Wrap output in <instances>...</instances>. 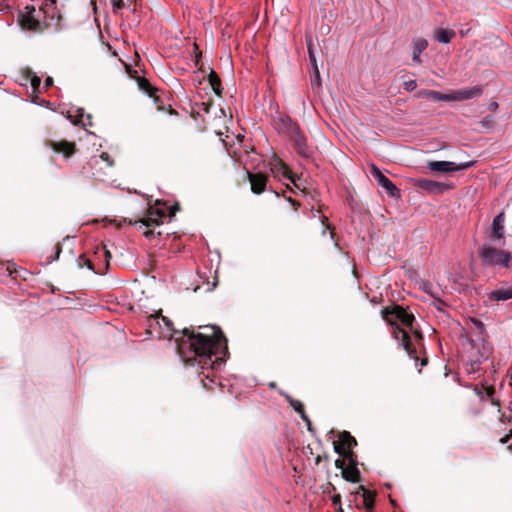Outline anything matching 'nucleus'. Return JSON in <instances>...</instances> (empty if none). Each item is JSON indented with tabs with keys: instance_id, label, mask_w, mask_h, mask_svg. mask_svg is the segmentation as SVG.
<instances>
[{
	"instance_id": "nucleus-14",
	"label": "nucleus",
	"mask_w": 512,
	"mask_h": 512,
	"mask_svg": "<svg viewBox=\"0 0 512 512\" xmlns=\"http://www.w3.org/2000/svg\"><path fill=\"white\" fill-rule=\"evenodd\" d=\"M504 222H505V214L504 212L498 213L492 221L490 226L491 238L495 240H499L504 238Z\"/></svg>"
},
{
	"instance_id": "nucleus-32",
	"label": "nucleus",
	"mask_w": 512,
	"mask_h": 512,
	"mask_svg": "<svg viewBox=\"0 0 512 512\" xmlns=\"http://www.w3.org/2000/svg\"><path fill=\"white\" fill-rule=\"evenodd\" d=\"M341 476L345 481L350 482V483H357V482H359V478H360V476H357L356 474H354L352 470L350 472H348L345 469H342Z\"/></svg>"
},
{
	"instance_id": "nucleus-23",
	"label": "nucleus",
	"mask_w": 512,
	"mask_h": 512,
	"mask_svg": "<svg viewBox=\"0 0 512 512\" xmlns=\"http://www.w3.org/2000/svg\"><path fill=\"white\" fill-rule=\"evenodd\" d=\"M363 498V505L367 510H372L375 503L376 493L364 486L358 488V492Z\"/></svg>"
},
{
	"instance_id": "nucleus-26",
	"label": "nucleus",
	"mask_w": 512,
	"mask_h": 512,
	"mask_svg": "<svg viewBox=\"0 0 512 512\" xmlns=\"http://www.w3.org/2000/svg\"><path fill=\"white\" fill-rule=\"evenodd\" d=\"M343 457L347 460L350 470H352L357 476H360L361 472L358 468L359 462L357 460V455L352 451H347L344 453Z\"/></svg>"
},
{
	"instance_id": "nucleus-9",
	"label": "nucleus",
	"mask_w": 512,
	"mask_h": 512,
	"mask_svg": "<svg viewBox=\"0 0 512 512\" xmlns=\"http://www.w3.org/2000/svg\"><path fill=\"white\" fill-rule=\"evenodd\" d=\"M286 141L292 145L294 151L301 158L310 159L312 157V148L310 147L308 138L302 128L293 136L286 139Z\"/></svg>"
},
{
	"instance_id": "nucleus-50",
	"label": "nucleus",
	"mask_w": 512,
	"mask_h": 512,
	"mask_svg": "<svg viewBox=\"0 0 512 512\" xmlns=\"http://www.w3.org/2000/svg\"><path fill=\"white\" fill-rule=\"evenodd\" d=\"M333 451L336 454H338L339 456H342V457H343V455L345 453L337 442H333Z\"/></svg>"
},
{
	"instance_id": "nucleus-51",
	"label": "nucleus",
	"mask_w": 512,
	"mask_h": 512,
	"mask_svg": "<svg viewBox=\"0 0 512 512\" xmlns=\"http://www.w3.org/2000/svg\"><path fill=\"white\" fill-rule=\"evenodd\" d=\"M53 78L51 76H48L46 77V79L44 80V89L47 90L49 89L50 87L53 86Z\"/></svg>"
},
{
	"instance_id": "nucleus-12",
	"label": "nucleus",
	"mask_w": 512,
	"mask_h": 512,
	"mask_svg": "<svg viewBox=\"0 0 512 512\" xmlns=\"http://www.w3.org/2000/svg\"><path fill=\"white\" fill-rule=\"evenodd\" d=\"M49 148L55 154H60L64 160L68 161L76 152V144L67 140L51 141Z\"/></svg>"
},
{
	"instance_id": "nucleus-34",
	"label": "nucleus",
	"mask_w": 512,
	"mask_h": 512,
	"mask_svg": "<svg viewBox=\"0 0 512 512\" xmlns=\"http://www.w3.org/2000/svg\"><path fill=\"white\" fill-rule=\"evenodd\" d=\"M138 87L143 93L147 94L148 96H152L153 87L148 82L140 80L138 81Z\"/></svg>"
},
{
	"instance_id": "nucleus-63",
	"label": "nucleus",
	"mask_w": 512,
	"mask_h": 512,
	"mask_svg": "<svg viewBox=\"0 0 512 512\" xmlns=\"http://www.w3.org/2000/svg\"><path fill=\"white\" fill-rule=\"evenodd\" d=\"M133 1H134V0H128V3H127V5H126V6H127V8H128L130 11H132V8H131V6H130V5H131V3H132Z\"/></svg>"
},
{
	"instance_id": "nucleus-44",
	"label": "nucleus",
	"mask_w": 512,
	"mask_h": 512,
	"mask_svg": "<svg viewBox=\"0 0 512 512\" xmlns=\"http://www.w3.org/2000/svg\"><path fill=\"white\" fill-rule=\"evenodd\" d=\"M431 90L428 89H420L416 91L414 94V97L417 99H424V98H430Z\"/></svg>"
},
{
	"instance_id": "nucleus-20",
	"label": "nucleus",
	"mask_w": 512,
	"mask_h": 512,
	"mask_svg": "<svg viewBox=\"0 0 512 512\" xmlns=\"http://www.w3.org/2000/svg\"><path fill=\"white\" fill-rule=\"evenodd\" d=\"M428 47V41L425 38H416L413 40L412 61L415 64H421V54Z\"/></svg>"
},
{
	"instance_id": "nucleus-5",
	"label": "nucleus",
	"mask_w": 512,
	"mask_h": 512,
	"mask_svg": "<svg viewBox=\"0 0 512 512\" xmlns=\"http://www.w3.org/2000/svg\"><path fill=\"white\" fill-rule=\"evenodd\" d=\"M272 124L278 135L285 140L301 129L296 120L280 112H276L272 116Z\"/></svg>"
},
{
	"instance_id": "nucleus-17",
	"label": "nucleus",
	"mask_w": 512,
	"mask_h": 512,
	"mask_svg": "<svg viewBox=\"0 0 512 512\" xmlns=\"http://www.w3.org/2000/svg\"><path fill=\"white\" fill-rule=\"evenodd\" d=\"M67 118L73 125H81L83 128L93 125L91 122V115L85 114L84 108H77L75 116H72L71 111H68Z\"/></svg>"
},
{
	"instance_id": "nucleus-6",
	"label": "nucleus",
	"mask_w": 512,
	"mask_h": 512,
	"mask_svg": "<svg viewBox=\"0 0 512 512\" xmlns=\"http://www.w3.org/2000/svg\"><path fill=\"white\" fill-rule=\"evenodd\" d=\"M393 339L397 341V343L403 347L406 354L410 359H413L415 362V366L421 365L426 366L428 363L427 358L420 359L417 355L416 349L409 343V335L408 333L399 327L398 325L393 326Z\"/></svg>"
},
{
	"instance_id": "nucleus-39",
	"label": "nucleus",
	"mask_w": 512,
	"mask_h": 512,
	"mask_svg": "<svg viewBox=\"0 0 512 512\" xmlns=\"http://www.w3.org/2000/svg\"><path fill=\"white\" fill-rule=\"evenodd\" d=\"M403 88L407 92H412L417 88V82L414 79H409L407 81H404Z\"/></svg>"
},
{
	"instance_id": "nucleus-52",
	"label": "nucleus",
	"mask_w": 512,
	"mask_h": 512,
	"mask_svg": "<svg viewBox=\"0 0 512 512\" xmlns=\"http://www.w3.org/2000/svg\"><path fill=\"white\" fill-rule=\"evenodd\" d=\"M11 10V6L5 2L0 3V12L8 13Z\"/></svg>"
},
{
	"instance_id": "nucleus-47",
	"label": "nucleus",
	"mask_w": 512,
	"mask_h": 512,
	"mask_svg": "<svg viewBox=\"0 0 512 512\" xmlns=\"http://www.w3.org/2000/svg\"><path fill=\"white\" fill-rule=\"evenodd\" d=\"M99 157L107 163V166L112 167L114 165V160L107 152H102Z\"/></svg>"
},
{
	"instance_id": "nucleus-41",
	"label": "nucleus",
	"mask_w": 512,
	"mask_h": 512,
	"mask_svg": "<svg viewBox=\"0 0 512 512\" xmlns=\"http://www.w3.org/2000/svg\"><path fill=\"white\" fill-rule=\"evenodd\" d=\"M445 101H460L459 90H453L450 93H445Z\"/></svg>"
},
{
	"instance_id": "nucleus-53",
	"label": "nucleus",
	"mask_w": 512,
	"mask_h": 512,
	"mask_svg": "<svg viewBox=\"0 0 512 512\" xmlns=\"http://www.w3.org/2000/svg\"><path fill=\"white\" fill-rule=\"evenodd\" d=\"M431 288H432V287H431V284H429V283H425V284L423 285V287H422V290H423L425 293L429 294L430 296L434 297V294L432 293Z\"/></svg>"
},
{
	"instance_id": "nucleus-16",
	"label": "nucleus",
	"mask_w": 512,
	"mask_h": 512,
	"mask_svg": "<svg viewBox=\"0 0 512 512\" xmlns=\"http://www.w3.org/2000/svg\"><path fill=\"white\" fill-rule=\"evenodd\" d=\"M487 297L491 302H501L512 299V286L498 287L487 293Z\"/></svg>"
},
{
	"instance_id": "nucleus-36",
	"label": "nucleus",
	"mask_w": 512,
	"mask_h": 512,
	"mask_svg": "<svg viewBox=\"0 0 512 512\" xmlns=\"http://www.w3.org/2000/svg\"><path fill=\"white\" fill-rule=\"evenodd\" d=\"M320 225L322 226L321 236H326L328 231L331 229V225L328 223V218L326 216L320 217Z\"/></svg>"
},
{
	"instance_id": "nucleus-30",
	"label": "nucleus",
	"mask_w": 512,
	"mask_h": 512,
	"mask_svg": "<svg viewBox=\"0 0 512 512\" xmlns=\"http://www.w3.org/2000/svg\"><path fill=\"white\" fill-rule=\"evenodd\" d=\"M311 85L313 89H319L322 87V80L318 66H315V69L311 70Z\"/></svg>"
},
{
	"instance_id": "nucleus-55",
	"label": "nucleus",
	"mask_w": 512,
	"mask_h": 512,
	"mask_svg": "<svg viewBox=\"0 0 512 512\" xmlns=\"http://www.w3.org/2000/svg\"><path fill=\"white\" fill-rule=\"evenodd\" d=\"M335 467L338 468V469H341V470L344 469L343 461L341 459H339V458L336 459L335 460Z\"/></svg>"
},
{
	"instance_id": "nucleus-29",
	"label": "nucleus",
	"mask_w": 512,
	"mask_h": 512,
	"mask_svg": "<svg viewBox=\"0 0 512 512\" xmlns=\"http://www.w3.org/2000/svg\"><path fill=\"white\" fill-rule=\"evenodd\" d=\"M483 361L480 360L478 357L470 358L466 363V371L468 374L475 373L479 370V366Z\"/></svg>"
},
{
	"instance_id": "nucleus-49",
	"label": "nucleus",
	"mask_w": 512,
	"mask_h": 512,
	"mask_svg": "<svg viewBox=\"0 0 512 512\" xmlns=\"http://www.w3.org/2000/svg\"><path fill=\"white\" fill-rule=\"evenodd\" d=\"M486 394L490 397V402L492 405L497 407L500 406V401L493 396V391L491 388L486 390Z\"/></svg>"
},
{
	"instance_id": "nucleus-13",
	"label": "nucleus",
	"mask_w": 512,
	"mask_h": 512,
	"mask_svg": "<svg viewBox=\"0 0 512 512\" xmlns=\"http://www.w3.org/2000/svg\"><path fill=\"white\" fill-rule=\"evenodd\" d=\"M113 252L107 248V246H103L101 248V251L103 253V256L105 258V266L106 269L109 267L110 260L112 258V254L119 255L123 258H126L128 260H131L133 258V253L129 249H125L124 247H119L116 245H112Z\"/></svg>"
},
{
	"instance_id": "nucleus-42",
	"label": "nucleus",
	"mask_w": 512,
	"mask_h": 512,
	"mask_svg": "<svg viewBox=\"0 0 512 512\" xmlns=\"http://www.w3.org/2000/svg\"><path fill=\"white\" fill-rule=\"evenodd\" d=\"M161 321L167 327L169 331H172L174 335L178 334V331L173 328V322L166 316H161Z\"/></svg>"
},
{
	"instance_id": "nucleus-27",
	"label": "nucleus",
	"mask_w": 512,
	"mask_h": 512,
	"mask_svg": "<svg viewBox=\"0 0 512 512\" xmlns=\"http://www.w3.org/2000/svg\"><path fill=\"white\" fill-rule=\"evenodd\" d=\"M76 262H77L78 267H80V268L86 267L88 270L92 271L96 275H103L104 274L103 272L95 270L92 261L90 259H88L85 254H81L77 258Z\"/></svg>"
},
{
	"instance_id": "nucleus-15",
	"label": "nucleus",
	"mask_w": 512,
	"mask_h": 512,
	"mask_svg": "<svg viewBox=\"0 0 512 512\" xmlns=\"http://www.w3.org/2000/svg\"><path fill=\"white\" fill-rule=\"evenodd\" d=\"M209 73L207 75V81L209 84V89L217 96L221 97L223 93V86L221 83V79L218 74L212 69L208 68ZM205 92H208V88H204Z\"/></svg>"
},
{
	"instance_id": "nucleus-31",
	"label": "nucleus",
	"mask_w": 512,
	"mask_h": 512,
	"mask_svg": "<svg viewBox=\"0 0 512 512\" xmlns=\"http://www.w3.org/2000/svg\"><path fill=\"white\" fill-rule=\"evenodd\" d=\"M27 78L34 89H37L41 85V78L33 71H27Z\"/></svg>"
},
{
	"instance_id": "nucleus-45",
	"label": "nucleus",
	"mask_w": 512,
	"mask_h": 512,
	"mask_svg": "<svg viewBox=\"0 0 512 512\" xmlns=\"http://www.w3.org/2000/svg\"><path fill=\"white\" fill-rule=\"evenodd\" d=\"M307 216L310 219H318V221L320 222V217L324 216V215L321 213V211L319 209H315L312 207Z\"/></svg>"
},
{
	"instance_id": "nucleus-38",
	"label": "nucleus",
	"mask_w": 512,
	"mask_h": 512,
	"mask_svg": "<svg viewBox=\"0 0 512 512\" xmlns=\"http://www.w3.org/2000/svg\"><path fill=\"white\" fill-rule=\"evenodd\" d=\"M111 5L114 13H119L124 7H126L124 0H111Z\"/></svg>"
},
{
	"instance_id": "nucleus-40",
	"label": "nucleus",
	"mask_w": 512,
	"mask_h": 512,
	"mask_svg": "<svg viewBox=\"0 0 512 512\" xmlns=\"http://www.w3.org/2000/svg\"><path fill=\"white\" fill-rule=\"evenodd\" d=\"M308 56H309V62L311 64V70L315 69V66L317 65V59L314 51L312 50L310 44L308 45Z\"/></svg>"
},
{
	"instance_id": "nucleus-56",
	"label": "nucleus",
	"mask_w": 512,
	"mask_h": 512,
	"mask_svg": "<svg viewBox=\"0 0 512 512\" xmlns=\"http://www.w3.org/2000/svg\"><path fill=\"white\" fill-rule=\"evenodd\" d=\"M499 107L498 103L496 101H493L489 104V109L492 110V111H495L497 110Z\"/></svg>"
},
{
	"instance_id": "nucleus-60",
	"label": "nucleus",
	"mask_w": 512,
	"mask_h": 512,
	"mask_svg": "<svg viewBox=\"0 0 512 512\" xmlns=\"http://www.w3.org/2000/svg\"><path fill=\"white\" fill-rule=\"evenodd\" d=\"M329 236H330V239L334 242V245H335L336 247H338L337 242H335V240H334V236H335V234H334L332 231H330V232H329Z\"/></svg>"
},
{
	"instance_id": "nucleus-24",
	"label": "nucleus",
	"mask_w": 512,
	"mask_h": 512,
	"mask_svg": "<svg viewBox=\"0 0 512 512\" xmlns=\"http://www.w3.org/2000/svg\"><path fill=\"white\" fill-rule=\"evenodd\" d=\"M478 341L480 342V346H477V356L480 360L485 361L488 360L489 354L492 352V346L488 342V338L478 337Z\"/></svg>"
},
{
	"instance_id": "nucleus-37",
	"label": "nucleus",
	"mask_w": 512,
	"mask_h": 512,
	"mask_svg": "<svg viewBox=\"0 0 512 512\" xmlns=\"http://www.w3.org/2000/svg\"><path fill=\"white\" fill-rule=\"evenodd\" d=\"M481 124L486 129H492L495 124L494 117L491 115H487V116L483 117L481 120Z\"/></svg>"
},
{
	"instance_id": "nucleus-43",
	"label": "nucleus",
	"mask_w": 512,
	"mask_h": 512,
	"mask_svg": "<svg viewBox=\"0 0 512 512\" xmlns=\"http://www.w3.org/2000/svg\"><path fill=\"white\" fill-rule=\"evenodd\" d=\"M430 99H432L436 102L445 101V93H442V92H439L436 90H431Z\"/></svg>"
},
{
	"instance_id": "nucleus-64",
	"label": "nucleus",
	"mask_w": 512,
	"mask_h": 512,
	"mask_svg": "<svg viewBox=\"0 0 512 512\" xmlns=\"http://www.w3.org/2000/svg\"><path fill=\"white\" fill-rule=\"evenodd\" d=\"M383 318H385L386 308H382L380 311Z\"/></svg>"
},
{
	"instance_id": "nucleus-57",
	"label": "nucleus",
	"mask_w": 512,
	"mask_h": 512,
	"mask_svg": "<svg viewBox=\"0 0 512 512\" xmlns=\"http://www.w3.org/2000/svg\"><path fill=\"white\" fill-rule=\"evenodd\" d=\"M477 342H478V339H477V340H475V339H472V338H471V339H469V340H468V343H469V344H470V346H471L472 348H474V349H476V348H477V346H478V345H477Z\"/></svg>"
},
{
	"instance_id": "nucleus-58",
	"label": "nucleus",
	"mask_w": 512,
	"mask_h": 512,
	"mask_svg": "<svg viewBox=\"0 0 512 512\" xmlns=\"http://www.w3.org/2000/svg\"><path fill=\"white\" fill-rule=\"evenodd\" d=\"M267 386L270 388V389H277V391H279L280 389H278L277 387V383L274 382V381H271L267 384Z\"/></svg>"
},
{
	"instance_id": "nucleus-7",
	"label": "nucleus",
	"mask_w": 512,
	"mask_h": 512,
	"mask_svg": "<svg viewBox=\"0 0 512 512\" xmlns=\"http://www.w3.org/2000/svg\"><path fill=\"white\" fill-rule=\"evenodd\" d=\"M476 163L475 160H470L466 162L456 163L453 161H429L427 163V168L434 173H445L451 174L459 171H465L474 166Z\"/></svg>"
},
{
	"instance_id": "nucleus-4",
	"label": "nucleus",
	"mask_w": 512,
	"mask_h": 512,
	"mask_svg": "<svg viewBox=\"0 0 512 512\" xmlns=\"http://www.w3.org/2000/svg\"><path fill=\"white\" fill-rule=\"evenodd\" d=\"M481 266L484 268H508L512 261V253L498 249L488 243L482 244L478 249Z\"/></svg>"
},
{
	"instance_id": "nucleus-28",
	"label": "nucleus",
	"mask_w": 512,
	"mask_h": 512,
	"mask_svg": "<svg viewBox=\"0 0 512 512\" xmlns=\"http://www.w3.org/2000/svg\"><path fill=\"white\" fill-rule=\"evenodd\" d=\"M470 322L478 329V337L489 338L485 324L476 317H470Z\"/></svg>"
},
{
	"instance_id": "nucleus-46",
	"label": "nucleus",
	"mask_w": 512,
	"mask_h": 512,
	"mask_svg": "<svg viewBox=\"0 0 512 512\" xmlns=\"http://www.w3.org/2000/svg\"><path fill=\"white\" fill-rule=\"evenodd\" d=\"M27 101L32 103V104L41 106V107H48L50 105L49 101H46L44 99H38L37 97L36 98H32V99L27 100Z\"/></svg>"
},
{
	"instance_id": "nucleus-11",
	"label": "nucleus",
	"mask_w": 512,
	"mask_h": 512,
	"mask_svg": "<svg viewBox=\"0 0 512 512\" xmlns=\"http://www.w3.org/2000/svg\"><path fill=\"white\" fill-rule=\"evenodd\" d=\"M279 395H281L282 397L285 398V400L289 403L290 407L296 412L299 414L300 418L305 422L306 426H307V430L311 433H315V429L313 428L312 426V423H311V420L310 418L308 417V415L305 413V410H304V404L300 401V400H297V399H294L290 394H288L286 391L284 390H279L278 391Z\"/></svg>"
},
{
	"instance_id": "nucleus-10",
	"label": "nucleus",
	"mask_w": 512,
	"mask_h": 512,
	"mask_svg": "<svg viewBox=\"0 0 512 512\" xmlns=\"http://www.w3.org/2000/svg\"><path fill=\"white\" fill-rule=\"evenodd\" d=\"M165 217V212L158 209L151 210L148 214L144 215L143 218L138 222L140 223V228L143 226L147 228V230L143 232L144 236L147 238L153 237L154 233L150 230V228L162 225Z\"/></svg>"
},
{
	"instance_id": "nucleus-2",
	"label": "nucleus",
	"mask_w": 512,
	"mask_h": 512,
	"mask_svg": "<svg viewBox=\"0 0 512 512\" xmlns=\"http://www.w3.org/2000/svg\"><path fill=\"white\" fill-rule=\"evenodd\" d=\"M18 25L24 30L41 32L43 29L58 33L66 27L62 24V16L57 8L56 0H44L39 9L34 5H26L17 17Z\"/></svg>"
},
{
	"instance_id": "nucleus-22",
	"label": "nucleus",
	"mask_w": 512,
	"mask_h": 512,
	"mask_svg": "<svg viewBox=\"0 0 512 512\" xmlns=\"http://www.w3.org/2000/svg\"><path fill=\"white\" fill-rule=\"evenodd\" d=\"M435 40L441 44H448L455 36V31L453 29L437 27L435 28Z\"/></svg>"
},
{
	"instance_id": "nucleus-21",
	"label": "nucleus",
	"mask_w": 512,
	"mask_h": 512,
	"mask_svg": "<svg viewBox=\"0 0 512 512\" xmlns=\"http://www.w3.org/2000/svg\"><path fill=\"white\" fill-rule=\"evenodd\" d=\"M378 186L384 189L386 194L392 199L397 200L401 198V192L399 188L387 176L381 180Z\"/></svg>"
},
{
	"instance_id": "nucleus-59",
	"label": "nucleus",
	"mask_w": 512,
	"mask_h": 512,
	"mask_svg": "<svg viewBox=\"0 0 512 512\" xmlns=\"http://www.w3.org/2000/svg\"><path fill=\"white\" fill-rule=\"evenodd\" d=\"M217 284H218V280H217V278H214V282L212 284V287L208 288V291L214 290L216 288Z\"/></svg>"
},
{
	"instance_id": "nucleus-8",
	"label": "nucleus",
	"mask_w": 512,
	"mask_h": 512,
	"mask_svg": "<svg viewBox=\"0 0 512 512\" xmlns=\"http://www.w3.org/2000/svg\"><path fill=\"white\" fill-rule=\"evenodd\" d=\"M413 186L432 195H442L452 190L453 185L448 182H440L427 178L412 179Z\"/></svg>"
},
{
	"instance_id": "nucleus-3",
	"label": "nucleus",
	"mask_w": 512,
	"mask_h": 512,
	"mask_svg": "<svg viewBox=\"0 0 512 512\" xmlns=\"http://www.w3.org/2000/svg\"><path fill=\"white\" fill-rule=\"evenodd\" d=\"M263 157V171H247L251 190L255 194H261L266 191L269 174H272L274 177H282L291 181L293 180L291 171L273 150H270Z\"/></svg>"
},
{
	"instance_id": "nucleus-19",
	"label": "nucleus",
	"mask_w": 512,
	"mask_h": 512,
	"mask_svg": "<svg viewBox=\"0 0 512 512\" xmlns=\"http://www.w3.org/2000/svg\"><path fill=\"white\" fill-rule=\"evenodd\" d=\"M459 90L460 101L477 99L483 95V87L475 85L472 87H464Z\"/></svg>"
},
{
	"instance_id": "nucleus-54",
	"label": "nucleus",
	"mask_w": 512,
	"mask_h": 512,
	"mask_svg": "<svg viewBox=\"0 0 512 512\" xmlns=\"http://www.w3.org/2000/svg\"><path fill=\"white\" fill-rule=\"evenodd\" d=\"M205 77V75H203L202 77L195 76L193 77L192 81L193 83L202 84V82L205 80Z\"/></svg>"
},
{
	"instance_id": "nucleus-33",
	"label": "nucleus",
	"mask_w": 512,
	"mask_h": 512,
	"mask_svg": "<svg viewBox=\"0 0 512 512\" xmlns=\"http://www.w3.org/2000/svg\"><path fill=\"white\" fill-rule=\"evenodd\" d=\"M370 171L373 177L376 179L377 184H379L381 180L386 177V175L375 164H371Z\"/></svg>"
},
{
	"instance_id": "nucleus-62",
	"label": "nucleus",
	"mask_w": 512,
	"mask_h": 512,
	"mask_svg": "<svg viewBox=\"0 0 512 512\" xmlns=\"http://www.w3.org/2000/svg\"><path fill=\"white\" fill-rule=\"evenodd\" d=\"M475 393L480 396V399H482L481 391L478 388H475Z\"/></svg>"
},
{
	"instance_id": "nucleus-25",
	"label": "nucleus",
	"mask_w": 512,
	"mask_h": 512,
	"mask_svg": "<svg viewBox=\"0 0 512 512\" xmlns=\"http://www.w3.org/2000/svg\"><path fill=\"white\" fill-rule=\"evenodd\" d=\"M339 442L343 448L350 450L357 445L356 439L348 431H342L338 435Z\"/></svg>"
},
{
	"instance_id": "nucleus-18",
	"label": "nucleus",
	"mask_w": 512,
	"mask_h": 512,
	"mask_svg": "<svg viewBox=\"0 0 512 512\" xmlns=\"http://www.w3.org/2000/svg\"><path fill=\"white\" fill-rule=\"evenodd\" d=\"M394 314L404 326L413 329L415 317L408 308L397 307Z\"/></svg>"
},
{
	"instance_id": "nucleus-35",
	"label": "nucleus",
	"mask_w": 512,
	"mask_h": 512,
	"mask_svg": "<svg viewBox=\"0 0 512 512\" xmlns=\"http://www.w3.org/2000/svg\"><path fill=\"white\" fill-rule=\"evenodd\" d=\"M54 250H55V251H54L53 255H51V256H49V257L47 258V264H51L52 262L57 261V260L59 259L60 254H61V252H62V246H61V244H60V243H59V244H57V245L54 247Z\"/></svg>"
},
{
	"instance_id": "nucleus-48",
	"label": "nucleus",
	"mask_w": 512,
	"mask_h": 512,
	"mask_svg": "<svg viewBox=\"0 0 512 512\" xmlns=\"http://www.w3.org/2000/svg\"><path fill=\"white\" fill-rule=\"evenodd\" d=\"M333 505L337 508V512H343V508L341 506V496L340 495H334L332 497Z\"/></svg>"
},
{
	"instance_id": "nucleus-1",
	"label": "nucleus",
	"mask_w": 512,
	"mask_h": 512,
	"mask_svg": "<svg viewBox=\"0 0 512 512\" xmlns=\"http://www.w3.org/2000/svg\"><path fill=\"white\" fill-rule=\"evenodd\" d=\"M211 333L195 332L184 328L175 337L176 352L186 368L194 370L204 389L216 384V372L226 363L229 357L228 341L219 326L207 325Z\"/></svg>"
},
{
	"instance_id": "nucleus-61",
	"label": "nucleus",
	"mask_w": 512,
	"mask_h": 512,
	"mask_svg": "<svg viewBox=\"0 0 512 512\" xmlns=\"http://www.w3.org/2000/svg\"><path fill=\"white\" fill-rule=\"evenodd\" d=\"M73 238H75V237H74V236H73V237H71V236H69V235H68V236H65V237L63 238V243H65L66 241H69L70 239H73Z\"/></svg>"
}]
</instances>
